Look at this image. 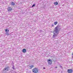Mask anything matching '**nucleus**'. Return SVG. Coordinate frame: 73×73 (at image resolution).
Here are the masks:
<instances>
[{
  "mask_svg": "<svg viewBox=\"0 0 73 73\" xmlns=\"http://www.w3.org/2000/svg\"><path fill=\"white\" fill-rule=\"evenodd\" d=\"M53 35L52 36V38H55L57 37V35L58 34V27H55L54 29V31L53 32Z\"/></svg>",
  "mask_w": 73,
  "mask_h": 73,
  "instance_id": "nucleus-1",
  "label": "nucleus"
},
{
  "mask_svg": "<svg viewBox=\"0 0 73 73\" xmlns=\"http://www.w3.org/2000/svg\"><path fill=\"white\" fill-rule=\"evenodd\" d=\"M38 71V69L37 68H35L33 69V72L34 73H37Z\"/></svg>",
  "mask_w": 73,
  "mask_h": 73,
  "instance_id": "nucleus-2",
  "label": "nucleus"
},
{
  "mask_svg": "<svg viewBox=\"0 0 73 73\" xmlns=\"http://www.w3.org/2000/svg\"><path fill=\"white\" fill-rule=\"evenodd\" d=\"M67 72L68 73H72L73 72V70L72 69H68L67 70Z\"/></svg>",
  "mask_w": 73,
  "mask_h": 73,
  "instance_id": "nucleus-3",
  "label": "nucleus"
},
{
  "mask_svg": "<svg viewBox=\"0 0 73 73\" xmlns=\"http://www.w3.org/2000/svg\"><path fill=\"white\" fill-rule=\"evenodd\" d=\"M47 62H48V64L49 65H50V64H52V60H47Z\"/></svg>",
  "mask_w": 73,
  "mask_h": 73,
  "instance_id": "nucleus-4",
  "label": "nucleus"
},
{
  "mask_svg": "<svg viewBox=\"0 0 73 73\" xmlns=\"http://www.w3.org/2000/svg\"><path fill=\"white\" fill-rule=\"evenodd\" d=\"M8 67H5V69H3V70L4 71V70H6V71H8Z\"/></svg>",
  "mask_w": 73,
  "mask_h": 73,
  "instance_id": "nucleus-5",
  "label": "nucleus"
},
{
  "mask_svg": "<svg viewBox=\"0 0 73 73\" xmlns=\"http://www.w3.org/2000/svg\"><path fill=\"white\" fill-rule=\"evenodd\" d=\"M23 53H25L26 52V49L25 48L23 49Z\"/></svg>",
  "mask_w": 73,
  "mask_h": 73,
  "instance_id": "nucleus-6",
  "label": "nucleus"
},
{
  "mask_svg": "<svg viewBox=\"0 0 73 73\" xmlns=\"http://www.w3.org/2000/svg\"><path fill=\"white\" fill-rule=\"evenodd\" d=\"M33 66H33H33H30L29 67V69H32V68H33Z\"/></svg>",
  "mask_w": 73,
  "mask_h": 73,
  "instance_id": "nucleus-7",
  "label": "nucleus"
},
{
  "mask_svg": "<svg viewBox=\"0 0 73 73\" xmlns=\"http://www.w3.org/2000/svg\"><path fill=\"white\" fill-rule=\"evenodd\" d=\"M6 33H8L9 32V30H8L7 29H6L5 30Z\"/></svg>",
  "mask_w": 73,
  "mask_h": 73,
  "instance_id": "nucleus-8",
  "label": "nucleus"
},
{
  "mask_svg": "<svg viewBox=\"0 0 73 73\" xmlns=\"http://www.w3.org/2000/svg\"><path fill=\"white\" fill-rule=\"evenodd\" d=\"M54 5H58V3L57 2H54Z\"/></svg>",
  "mask_w": 73,
  "mask_h": 73,
  "instance_id": "nucleus-9",
  "label": "nucleus"
},
{
  "mask_svg": "<svg viewBox=\"0 0 73 73\" xmlns=\"http://www.w3.org/2000/svg\"><path fill=\"white\" fill-rule=\"evenodd\" d=\"M8 11H11V10H12V8L9 9H8Z\"/></svg>",
  "mask_w": 73,
  "mask_h": 73,
  "instance_id": "nucleus-10",
  "label": "nucleus"
},
{
  "mask_svg": "<svg viewBox=\"0 0 73 73\" xmlns=\"http://www.w3.org/2000/svg\"><path fill=\"white\" fill-rule=\"evenodd\" d=\"M15 3H13V2H12L11 5H15Z\"/></svg>",
  "mask_w": 73,
  "mask_h": 73,
  "instance_id": "nucleus-11",
  "label": "nucleus"
},
{
  "mask_svg": "<svg viewBox=\"0 0 73 73\" xmlns=\"http://www.w3.org/2000/svg\"><path fill=\"white\" fill-rule=\"evenodd\" d=\"M57 22H55L54 23V25H56V24H57Z\"/></svg>",
  "mask_w": 73,
  "mask_h": 73,
  "instance_id": "nucleus-12",
  "label": "nucleus"
},
{
  "mask_svg": "<svg viewBox=\"0 0 73 73\" xmlns=\"http://www.w3.org/2000/svg\"><path fill=\"white\" fill-rule=\"evenodd\" d=\"M35 5V4H34L32 6V7H35V5Z\"/></svg>",
  "mask_w": 73,
  "mask_h": 73,
  "instance_id": "nucleus-13",
  "label": "nucleus"
},
{
  "mask_svg": "<svg viewBox=\"0 0 73 73\" xmlns=\"http://www.w3.org/2000/svg\"><path fill=\"white\" fill-rule=\"evenodd\" d=\"M60 68H61V69H62V67L60 65Z\"/></svg>",
  "mask_w": 73,
  "mask_h": 73,
  "instance_id": "nucleus-14",
  "label": "nucleus"
},
{
  "mask_svg": "<svg viewBox=\"0 0 73 73\" xmlns=\"http://www.w3.org/2000/svg\"><path fill=\"white\" fill-rule=\"evenodd\" d=\"M10 9H11V7H8V9H10Z\"/></svg>",
  "mask_w": 73,
  "mask_h": 73,
  "instance_id": "nucleus-15",
  "label": "nucleus"
},
{
  "mask_svg": "<svg viewBox=\"0 0 73 73\" xmlns=\"http://www.w3.org/2000/svg\"><path fill=\"white\" fill-rule=\"evenodd\" d=\"M42 31L41 30L40 31V33H41V32H42Z\"/></svg>",
  "mask_w": 73,
  "mask_h": 73,
  "instance_id": "nucleus-16",
  "label": "nucleus"
},
{
  "mask_svg": "<svg viewBox=\"0 0 73 73\" xmlns=\"http://www.w3.org/2000/svg\"><path fill=\"white\" fill-rule=\"evenodd\" d=\"M12 68L13 69H15V68H14V66H13V67H12Z\"/></svg>",
  "mask_w": 73,
  "mask_h": 73,
  "instance_id": "nucleus-17",
  "label": "nucleus"
},
{
  "mask_svg": "<svg viewBox=\"0 0 73 73\" xmlns=\"http://www.w3.org/2000/svg\"><path fill=\"white\" fill-rule=\"evenodd\" d=\"M55 68L56 69L57 68V66H55Z\"/></svg>",
  "mask_w": 73,
  "mask_h": 73,
  "instance_id": "nucleus-18",
  "label": "nucleus"
},
{
  "mask_svg": "<svg viewBox=\"0 0 73 73\" xmlns=\"http://www.w3.org/2000/svg\"><path fill=\"white\" fill-rule=\"evenodd\" d=\"M6 35H9V33H7V34H6Z\"/></svg>",
  "mask_w": 73,
  "mask_h": 73,
  "instance_id": "nucleus-19",
  "label": "nucleus"
},
{
  "mask_svg": "<svg viewBox=\"0 0 73 73\" xmlns=\"http://www.w3.org/2000/svg\"><path fill=\"white\" fill-rule=\"evenodd\" d=\"M53 26H54V25H52V26L53 27Z\"/></svg>",
  "mask_w": 73,
  "mask_h": 73,
  "instance_id": "nucleus-20",
  "label": "nucleus"
},
{
  "mask_svg": "<svg viewBox=\"0 0 73 73\" xmlns=\"http://www.w3.org/2000/svg\"><path fill=\"white\" fill-rule=\"evenodd\" d=\"M72 56H73L72 58H73V52L72 53Z\"/></svg>",
  "mask_w": 73,
  "mask_h": 73,
  "instance_id": "nucleus-21",
  "label": "nucleus"
},
{
  "mask_svg": "<svg viewBox=\"0 0 73 73\" xmlns=\"http://www.w3.org/2000/svg\"><path fill=\"white\" fill-rule=\"evenodd\" d=\"M45 69V67H44L43 69Z\"/></svg>",
  "mask_w": 73,
  "mask_h": 73,
  "instance_id": "nucleus-22",
  "label": "nucleus"
}]
</instances>
